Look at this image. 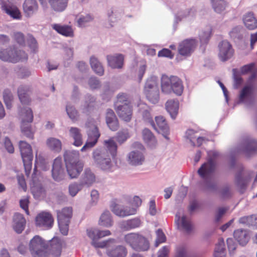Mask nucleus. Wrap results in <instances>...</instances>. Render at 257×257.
<instances>
[{
    "label": "nucleus",
    "instance_id": "1",
    "mask_svg": "<svg viewBox=\"0 0 257 257\" xmlns=\"http://www.w3.org/2000/svg\"><path fill=\"white\" fill-rule=\"evenodd\" d=\"M64 159L68 174L71 178L77 177L82 171L84 162L80 160L78 151H66L64 154Z\"/></svg>",
    "mask_w": 257,
    "mask_h": 257
},
{
    "label": "nucleus",
    "instance_id": "2",
    "mask_svg": "<svg viewBox=\"0 0 257 257\" xmlns=\"http://www.w3.org/2000/svg\"><path fill=\"white\" fill-rule=\"evenodd\" d=\"M161 88L163 92L169 94L172 91L178 95H181L183 91V86L181 80L178 77H168L163 75L161 78Z\"/></svg>",
    "mask_w": 257,
    "mask_h": 257
},
{
    "label": "nucleus",
    "instance_id": "3",
    "mask_svg": "<svg viewBox=\"0 0 257 257\" xmlns=\"http://www.w3.org/2000/svg\"><path fill=\"white\" fill-rule=\"evenodd\" d=\"M87 235L92 239L91 244L95 248H104L108 247L111 243H114V239L110 238L103 241L98 240L103 237L109 236L111 232L108 230H100L97 228H91L87 230Z\"/></svg>",
    "mask_w": 257,
    "mask_h": 257
},
{
    "label": "nucleus",
    "instance_id": "4",
    "mask_svg": "<svg viewBox=\"0 0 257 257\" xmlns=\"http://www.w3.org/2000/svg\"><path fill=\"white\" fill-rule=\"evenodd\" d=\"M124 240L137 251H146L149 248L148 240L145 237L138 233H131L125 235Z\"/></svg>",
    "mask_w": 257,
    "mask_h": 257
},
{
    "label": "nucleus",
    "instance_id": "5",
    "mask_svg": "<svg viewBox=\"0 0 257 257\" xmlns=\"http://www.w3.org/2000/svg\"><path fill=\"white\" fill-rule=\"evenodd\" d=\"M0 59L4 61L17 63L26 61L28 55L23 51H18L14 47H9L5 49H0Z\"/></svg>",
    "mask_w": 257,
    "mask_h": 257
},
{
    "label": "nucleus",
    "instance_id": "6",
    "mask_svg": "<svg viewBox=\"0 0 257 257\" xmlns=\"http://www.w3.org/2000/svg\"><path fill=\"white\" fill-rule=\"evenodd\" d=\"M19 145L25 173L26 176H29L32 170L33 158L32 147L30 144L23 141H20Z\"/></svg>",
    "mask_w": 257,
    "mask_h": 257
},
{
    "label": "nucleus",
    "instance_id": "7",
    "mask_svg": "<svg viewBox=\"0 0 257 257\" xmlns=\"http://www.w3.org/2000/svg\"><path fill=\"white\" fill-rule=\"evenodd\" d=\"M20 115L22 119V133L26 137L33 139L34 138V132L31 129V125L29 124L33 120L32 110L29 107L24 108L21 109Z\"/></svg>",
    "mask_w": 257,
    "mask_h": 257
},
{
    "label": "nucleus",
    "instance_id": "8",
    "mask_svg": "<svg viewBox=\"0 0 257 257\" xmlns=\"http://www.w3.org/2000/svg\"><path fill=\"white\" fill-rule=\"evenodd\" d=\"M144 93L147 99L151 103L155 104L159 101V89L155 80L152 79L147 80L144 87Z\"/></svg>",
    "mask_w": 257,
    "mask_h": 257
},
{
    "label": "nucleus",
    "instance_id": "9",
    "mask_svg": "<svg viewBox=\"0 0 257 257\" xmlns=\"http://www.w3.org/2000/svg\"><path fill=\"white\" fill-rule=\"evenodd\" d=\"M197 46V41L195 39H186L181 41L178 47V52L180 55L187 57L191 55Z\"/></svg>",
    "mask_w": 257,
    "mask_h": 257
},
{
    "label": "nucleus",
    "instance_id": "10",
    "mask_svg": "<svg viewBox=\"0 0 257 257\" xmlns=\"http://www.w3.org/2000/svg\"><path fill=\"white\" fill-rule=\"evenodd\" d=\"M93 159L96 163L104 170H110L111 167V160L102 149H96L93 153Z\"/></svg>",
    "mask_w": 257,
    "mask_h": 257
},
{
    "label": "nucleus",
    "instance_id": "11",
    "mask_svg": "<svg viewBox=\"0 0 257 257\" xmlns=\"http://www.w3.org/2000/svg\"><path fill=\"white\" fill-rule=\"evenodd\" d=\"M218 57L222 62H225L233 57L234 50L232 45L227 40L220 42L218 46Z\"/></svg>",
    "mask_w": 257,
    "mask_h": 257
},
{
    "label": "nucleus",
    "instance_id": "12",
    "mask_svg": "<svg viewBox=\"0 0 257 257\" xmlns=\"http://www.w3.org/2000/svg\"><path fill=\"white\" fill-rule=\"evenodd\" d=\"M46 244L44 240L39 236H35L30 241L29 249L33 257L41 256L44 251Z\"/></svg>",
    "mask_w": 257,
    "mask_h": 257
},
{
    "label": "nucleus",
    "instance_id": "13",
    "mask_svg": "<svg viewBox=\"0 0 257 257\" xmlns=\"http://www.w3.org/2000/svg\"><path fill=\"white\" fill-rule=\"evenodd\" d=\"M35 223L37 226L48 229L52 227L54 219L50 213L42 211L36 216Z\"/></svg>",
    "mask_w": 257,
    "mask_h": 257
},
{
    "label": "nucleus",
    "instance_id": "14",
    "mask_svg": "<svg viewBox=\"0 0 257 257\" xmlns=\"http://www.w3.org/2000/svg\"><path fill=\"white\" fill-rule=\"evenodd\" d=\"M155 121L156 125L152 118L149 120V122L154 130L167 138L166 135L169 133V128L165 118L162 116H158L155 117Z\"/></svg>",
    "mask_w": 257,
    "mask_h": 257
},
{
    "label": "nucleus",
    "instance_id": "15",
    "mask_svg": "<svg viewBox=\"0 0 257 257\" xmlns=\"http://www.w3.org/2000/svg\"><path fill=\"white\" fill-rule=\"evenodd\" d=\"M88 140L85 144L81 149V151H85L87 149L93 147L97 143L100 136L97 126L94 125L93 127L89 130L87 133Z\"/></svg>",
    "mask_w": 257,
    "mask_h": 257
},
{
    "label": "nucleus",
    "instance_id": "16",
    "mask_svg": "<svg viewBox=\"0 0 257 257\" xmlns=\"http://www.w3.org/2000/svg\"><path fill=\"white\" fill-rule=\"evenodd\" d=\"M216 163L213 159H210L204 163L198 170V173L203 179L209 178L215 171Z\"/></svg>",
    "mask_w": 257,
    "mask_h": 257
},
{
    "label": "nucleus",
    "instance_id": "17",
    "mask_svg": "<svg viewBox=\"0 0 257 257\" xmlns=\"http://www.w3.org/2000/svg\"><path fill=\"white\" fill-rule=\"evenodd\" d=\"M52 176L56 181H60L64 178L65 172L62 167L61 158L57 157L54 160L52 170Z\"/></svg>",
    "mask_w": 257,
    "mask_h": 257
},
{
    "label": "nucleus",
    "instance_id": "18",
    "mask_svg": "<svg viewBox=\"0 0 257 257\" xmlns=\"http://www.w3.org/2000/svg\"><path fill=\"white\" fill-rule=\"evenodd\" d=\"M115 110L118 116L124 121L128 122L131 120L133 114L131 105H128L127 103L125 105L119 104L117 105Z\"/></svg>",
    "mask_w": 257,
    "mask_h": 257
},
{
    "label": "nucleus",
    "instance_id": "19",
    "mask_svg": "<svg viewBox=\"0 0 257 257\" xmlns=\"http://www.w3.org/2000/svg\"><path fill=\"white\" fill-rule=\"evenodd\" d=\"M2 10L14 20H20L22 14L18 8L11 4H4L2 6Z\"/></svg>",
    "mask_w": 257,
    "mask_h": 257
},
{
    "label": "nucleus",
    "instance_id": "20",
    "mask_svg": "<svg viewBox=\"0 0 257 257\" xmlns=\"http://www.w3.org/2000/svg\"><path fill=\"white\" fill-rule=\"evenodd\" d=\"M38 4L36 0H25L23 4V10L25 16L30 17L38 10Z\"/></svg>",
    "mask_w": 257,
    "mask_h": 257
},
{
    "label": "nucleus",
    "instance_id": "21",
    "mask_svg": "<svg viewBox=\"0 0 257 257\" xmlns=\"http://www.w3.org/2000/svg\"><path fill=\"white\" fill-rule=\"evenodd\" d=\"M31 88L28 86L21 85L18 89V95L21 102L23 104L29 105L31 102L30 94Z\"/></svg>",
    "mask_w": 257,
    "mask_h": 257
},
{
    "label": "nucleus",
    "instance_id": "22",
    "mask_svg": "<svg viewBox=\"0 0 257 257\" xmlns=\"http://www.w3.org/2000/svg\"><path fill=\"white\" fill-rule=\"evenodd\" d=\"M112 211L116 215L125 217L134 215L137 212V209L135 207H126L124 209H119L118 205L115 202H113L111 205Z\"/></svg>",
    "mask_w": 257,
    "mask_h": 257
},
{
    "label": "nucleus",
    "instance_id": "23",
    "mask_svg": "<svg viewBox=\"0 0 257 257\" xmlns=\"http://www.w3.org/2000/svg\"><path fill=\"white\" fill-rule=\"evenodd\" d=\"M106 122L109 128L112 131H116L119 128L118 120L114 111L111 109H108L107 110Z\"/></svg>",
    "mask_w": 257,
    "mask_h": 257
},
{
    "label": "nucleus",
    "instance_id": "24",
    "mask_svg": "<svg viewBox=\"0 0 257 257\" xmlns=\"http://www.w3.org/2000/svg\"><path fill=\"white\" fill-rule=\"evenodd\" d=\"M233 237L238 243L242 246L246 245L249 239L247 230L243 229L235 230L233 232Z\"/></svg>",
    "mask_w": 257,
    "mask_h": 257
},
{
    "label": "nucleus",
    "instance_id": "25",
    "mask_svg": "<svg viewBox=\"0 0 257 257\" xmlns=\"http://www.w3.org/2000/svg\"><path fill=\"white\" fill-rule=\"evenodd\" d=\"M13 228L18 233H21L26 225V219L23 215L19 213H16L13 218Z\"/></svg>",
    "mask_w": 257,
    "mask_h": 257
},
{
    "label": "nucleus",
    "instance_id": "26",
    "mask_svg": "<svg viewBox=\"0 0 257 257\" xmlns=\"http://www.w3.org/2000/svg\"><path fill=\"white\" fill-rule=\"evenodd\" d=\"M51 27L58 33L65 37H73L74 36L73 30L70 26L54 24L52 25Z\"/></svg>",
    "mask_w": 257,
    "mask_h": 257
},
{
    "label": "nucleus",
    "instance_id": "27",
    "mask_svg": "<svg viewBox=\"0 0 257 257\" xmlns=\"http://www.w3.org/2000/svg\"><path fill=\"white\" fill-rule=\"evenodd\" d=\"M107 60L108 65L112 68H121L123 64L124 57L121 54L108 55Z\"/></svg>",
    "mask_w": 257,
    "mask_h": 257
},
{
    "label": "nucleus",
    "instance_id": "28",
    "mask_svg": "<svg viewBox=\"0 0 257 257\" xmlns=\"http://www.w3.org/2000/svg\"><path fill=\"white\" fill-rule=\"evenodd\" d=\"M242 151L246 157L255 154L257 152V142L251 139L245 140Z\"/></svg>",
    "mask_w": 257,
    "mask_h": 257
},
{
    "label": "nucleus",
    "instance_id": "29",
    "mask_svg": "<svg viewBox=\"0 0 257 257\" xmlns=\"http://www.w3.org/2000/svg\"><path fill=\"white\" fill-rule=\"evenodd\" d=\"M165 106L171 117L175 119L178 113L179 107L178 100L174 99L168 100L166 103Z\"/></svg>",
    "mask_w": 257,
    "mask_h": 257
},
{
    "label": "nucleus",
    "instance_id": "30",
    "mask_svg": "<svg viewBox=\"0 0 257 257\" xmlns=\"http://www.w3.org/2000/svg\"><path fill=\"white\" fill-rule=\"evenodd\" d=\"M69 135L74 142L73 145L76 147H80L83 144L82 135L81 130L76 127H71L69 129Z\"/></svg>",
    "mask_w": 257,
    "mask_h": 257
},
{
    "label": "nucleus",
    "instance_id": "31",
    "mask_svg": "<svg viewBox=\"0 0 257 257\" xmlns=\"http://www.w3.org/2000/svg\"><path fill=\"white\" fill-rule=\"evenodd\" d=\"M104 145L106 149H101L105 151V154H107L109 152L113 158H115L117 155V147L113 138H111L108 140L104 141Z\"/></svg>",
    "mask_w": 257,
    "mask_h": 257
},
{
    "label": "nucleus",
    "instance_id": "32",
    "mask_svg": "<svg viewBox=\"0 0 257 257\" xmlns=\"http://www.w3.org/2000/svg\"><path fill=\"white\" fill-rule=\"evenodd\" d=\"M243 23L248 30H254L257 28V19L252 13L246 14L243 18Z\"/></svg>",
    "mask_w": 257,
    "mask_h": 257
},
{
    "label": "nucleus",
    "instance_id": "33",
    "mask_svg": "<svg viewBox=\"0 0 257 257\" xmlns=\"http://www.w3.org/2000/svg\"><path fill=\"white\" fill-rule=\"evenodd\" d=\"M128 158L129 163L134 165H141L145 160L143 153L138 151L131 152Z\"/></svg>",
    "mask_w": 257,
    "mask_h": 257
},
{
    "label": "nucleus",
    "instance_id": "34",
    "mask_svg": "<svg viewBox=\"0 0 257 257\" xmlns=\"http://www.w3.org/2000/svg\"><path fill=\"white\" fill-rule=\"evenodd\" d=\"M57 220L62 219V221L70 222L72 216V208L71 207H65L61 210H57Z\"/></svg>",
    "mask_w": 257,
    "mask_h": 257
},
{
    "label": "nucleus",
    "instance_id": "35",
    "mask_svg": "<svg viewBox=\"0 0 257 257\" xmlns=\"http://www.w3.org/2000/svg\"><path fill=\"white\" fill-rule=\"evenodd\" d=\"M62 251V244L57 238H53L51 242V253L53 257H60Z\"/></svg>",
    "mask_w": 257,
    "mask_h": 257
},
{
    "label": "nucleus",
    "instance_id": "36",
    "mask_svg": "<svg viewBox=\"0 0 257 257\" xmlns=\"http://www.w3.org/2000/svg\"><path fill=\"white\" fill-rule=\"evenodd\" d=\"M142 135L143 140L150 147H153L156 145V138L150 130L148 128L144 129Z\"/></svg>",
    "mask_w": 257,
    "mask_h": 257
},
{
    "label": "nucleus",
    "instance_id": "37",
    "mask_svg": "<svg viewBox=\"0 0 257 257\" xmlns=\"http://www.w3.org/2000/svg\"><path fill=\"white\" fill-rule=\"evenodd\" d=\"M90 64L92 70L96 74L101 76L104 74V69L101 63L94 56L91 57Z\"/></svg>",
    "mask_w": 257,
    "mask_h": 257
},
{
    "label": "nucleus",
    "instance_id": "38",
    "mask_svg": "<svg viewBox=\"0 0 257 257\" xmlns=\"http://www.w3.org/2000/svg\"><path fill=\"white\" fill-rule=\"evenodd\" d=\"M46 144L51 150L54 152H59L62 149L61 142L59 139L54 138L48 139Z\"/></svg>",
    "mask_w": 257,
    "mask_h": 257
},
{
    "label": "nucleus",
    "instance_id": "39",
    "mask_svg": "<svg viewBox=\"0 0 257 257\" xmlns=\"http://www.w3.org/2000/svg\"><path fill=\"white\" fill-rule=\"evenodd\" d=\"M107 254L110 257H125L127 254V250L125 247L119 245L113 249L108 250Z\"/></svg>",
    "mask_w": 257,
    "mask_h": 257
},
{
    "label": "nucleus",
    "instance_id": "40",
    "mask_svg": "<svg viewBox=\"0 0 257 257\" xmlns=\"http://www.w3.org/2000/svg\"><path fill=\"white\" fill-rule=\"evenodd\" d=\"M52 9L58 12L64 11L67 6L68 0H48Z\"/></svg>",
    "mask_w": 257,
    "mask_h": 257
},
{
    "label": "nucleus",
    "instance_id": "41",
    "mask_svg": "<svg viewBox=\"0 0 257 257\" xmlns=\"http://www.w3.org/2000/svg\"><path fill=\"white\" fill-rule=\"evenodd\" d=\"M112 222L110 212L105 211L101 214L98 224L101 226L108 227L112 226Z\"/></svg>",
    "mask_w": 257,
    "mask_h": 257
},
{
    "label": "nucleus",
    "instance_id": "42",
    "mask_svg": "<svg viewBox=\"0 0 257 257\" xmlns=\"http://www.w3.org/2000/svg\"><path fill=\"white\" fill-rule=\"evenodd\" d=\"M31 189L34 198L37 199L44 197L45 195V190L41 184H34Z\"/></svg>",
    "mask_w": 257,
    "mask_h": 257
},
{
    "label": "nucleus",
    "instance_id": "43",
    "mask_svg": "<svg viewBox=\"0 0 257 257\" xmlns=\"http://www.w3.org/2000/svg\"><path fill=\"white\" fill-rule=\"evenodd\" d=\"M95 181V176L89 168L85 169L83 176V183L88 186L91 185Z\"/></svg>",
    "mask_w": 257,
    "mask_h": 257
},
{
    "label": "nucleus",
    "instance_id": "44",
    "mask_svg": "<svg viewBox=\"0 0 257 257\" xmlns=\"http://www.w3.org/2000/svg\"><path fill=\"white\" fill-rule=\"evenodd\" d=\"M249 180L247 178L243 177L242 172L238 173L235 176V184L236 186L240 189L244 190L245 189Z\"/></svg>",
    "mask_w": 257,
    "mask_h": 257
},
{
    "label": "nucleus",
    "instance_id": "45",
    "mask_svg": "<svg viewBox=\"0 0 257 257\" xmlns=\"http://www.w3.org/2000/svg\"><path fill=\"white\" fill-rule=\"evenodd\" d=\"M214 11L220 13L224 11L227 6L224 0H211Z\"/></svg>",
    "mask_w": 257,
    "mask_h": 257
},
{
    "label": "nucleus",
    "instance_id": "46",
    "mask_svg": "<svg viewBox=\"0 0 257 257\" xmlns=\"http://www.w3.org/2000/svg\"><path fill=\"white\" fill-rule=\"evenodd\" d=\"M3 98L4 102L8 109H10L12 106L13 96L10 90L6 89L3 93Z\"/></svg>",
    "mask_w": 257,
    "mask_h": 257
},
{
    "label": "nucleus",
    "instance_id": "47",
    "mask_svg": "<svg viewBox=\"0 0 257 257\" xmlns=\"http://www.w3.org/2000/svg\"><path fill=\"white\" fill-rule=\"evenodd\" d=\"M181 224L183 229L187 232H190L193 229L191 221L187 219L185 216H183L181 219Z\"/></svg>",
    "mask_w": 257,
    "mask_h": 257
},
{
    "label": "nucleus",
    "instance_id": "48",
    "mask_svg": "<svg viewBox=\"0 0 257 257\" xmlns=\"http://www.w3.org/2000/svg\"><path fill=\"white\" fill-rule=\"evenodd\" d=\"M13 40L21 45L25 44V37L23 33L19 32H14L12 35Z\"/></svg>",
    "mask_w": 257,
    "mask_h": 257
},
{
    "label": "nucleus",
    "instance_id": "49",
    "mask_svg": "<svg viewBox=\"0 0 257 257\" xmlns=\"http://www.w3.org/2000/svg\"><path fill=\"white\" fill-rule=\"evenodd\" d=\"M60 220V221H58L60 231L62 234L66 235L68 234L70 222L62 221H61L62 219Z\"/></svg>",
    "mask_w": 257,
    "mask_h": 257
},
{
    "label": "nucleus",
    "instance_id": "50",
    "mask_svg": "<svg viewBox=\"0 0 257 257\" xmlns=\"http://www.w3.org/2000/svg\"><path fill=\"white\" fill-rule=\"evenodd\" d=\"M66 111L69 117L73 120H75L78 117V112L73 106L67 105Z\"/></svg>",
    "mask_w": 257,
    "mask_h": 257
},
{
    "label": "nucleus",
    "instance_id": "51",
    "mask_svg": "<svg viewBox=\"0 0 257 257\" xmlns=\"http://www.w3.org/2000/svg\"><path fill=\"white\" fill-rule=\"evenodd\" d=\"M93 18L90 15L81 16L77 20L78 25L79 27H84L88 22L92 21Z\"/></svg>",
    "mask_w": 257,
    "mask_h": 257
},
{
    "label": "nucleus",
    "instance_id": "52",
    "mask_svg": "<svg viewBox=\"0 0 257 257\" xmlns=\"http://www.w3.org/2000/svg\"><path fill=\"white\" fill-rule=\"evenodd\" d=\"M117 103H121L122 105H125L127 103L128 105H131V101L126 94L121 93H119L117 96Z\"/></svg>",
    "mask_w": 257,
    "mask_h": 257
},
{
    "label": "nucleus",
    "instance_id": "53",
    "mask_svg": "<svg viewBox=\"0 0 257 257\" xmlns=\"http://www.w3.org/2000/svg\"><path fill=\"white\" fill-rule=\"evenodd\" d=\"M157 239L156 242V246H158L160 243L165 242L166 240V237L163 231L159 229L156 232Z\"/></svg>",
    "mask_w": 257,
    "mask_h": 257
},
{
    "label": "nucleus",
    "instance_id": "54",
    "mask_svg": "<svg viewBox=\"0 0 257 257\" xmlns=\"http://www.w3.org/2000/svg\"><path fill=\"white\" fill-rule=\"evenodd\" d=\"M141 221L139 218H134L126 221V224L129 229L138 227L140 226Z\"/></svg>",
    "mask_w": 257,
    "mask_h": 257
},
{
    "label": "nucleus",
    "instance_id": "55",
    "mask_svg": "<svg viewBox=\"0 0 257 257\" xmlns=\"http://www.w3.org/2000/svg\"><path fill=\"white\" fill-rule=\"evenodd\" d=\"M256 219L255 215H252L248 216H244L239 219V222L242 224H245L247 225H252L253 220Z\"/></svg>",
    "mask_w": 257,
    "mask_h": 257
},
{
    "label": "nucleus",
    "instance_id": "56",
    "mask_svg": "<svg viewBox=\"0 0 257 257\" xmlns=\"http://www.w3.org/2000/svg\"><path fill=\"white\" fill-rule=\"evenodd\" d=\"M252 88L250 86H245L241 91L239 96V100L243 101L244 98L251 93Z\"/></svg>",
    "mask_w": 257,
    "mask_h": 257
},
{
    "label": "nucleus",
    "instance_id": "57",
    "mask_svg": "<svg viewBox=\"0 0 257 257\" xmlns=\"http://www.w3.org/2000/svg\"><path fill=\"white\" fill-rule=\"evenodd\" d=\"M130 136L127 132H119L117 133L116 136V141L120 144L124 142Z\"/></svg>",
    "mask_w": 257,
    "mask_h": 257
},
{
    "label": "nucleus",
    "instance_id": "58",
    "mask_svg": "<svg viewBox=\"0 0 257 257\" xmlns=\"http://www.w3.org/2000/svg\"><path fill=\"white\" fill-rule=\"evenodd\" d=\"M158 56L159 57H165L172 59L174 57V54L169 49L164 48L159 51Z\"/></svg>",
    "mask_w": 257,
    "mask_h": 257
},
{
    "label": "nucleus",
    "instance_id": "59",
    "mask_svg": "<svg viewBox=\"0 0 257 257\" xmlns=\"http://www.w3.org/2000/svg\"><path fill=\"white\" fill-rule=\"evenodd\" d=\"M80 189L81 185L77 184H71L69 187V193L72 196H75Z\"/></svg>",
    "mask_w": 257,
    "mask_h": 257
},
{
    "label": "nucleus",
    "instance_id": "60",
    "mask_svg": "<svg viewBox=\"0 0 257 257\" xmlns=\"http://www.w3.org/2000/svg\"><path fill=\"white\" fill-rule=\"evenodd\" d=\"M196 133V132L193 130H188L186 133L187 138L190 140L193 147L195 146V144L193 142V140L196 138V136H195Z\"/></svg>",
    "mask_w": 257,
    "mask_h": 257
},
{
    "label": "nucleus",
    "instance_id": "61",
    "mask_svg": "<svg viewBox=\"0 0 257 257\" xmlns=\"http://www.w3.org/2000/svg\"><path fill=\"white\" fill-rule=\"evenodd\" d=\"M220 197L225 199L228 198L231 196V192L228 187H224L220 192Z\"/></svg>",
    "mask_w": 257,
    "mask_h": 257
},
{
    "label": "nucleus",
    "instance_id": "62",
    "mask_svg": "<svg viewBox=\"0 0 257 257\" xmlns=\"http://www.w3.org/2000/svg\"><path fill=\"white\" fill-rule=\"evenodd\" d=\"M29 47L33 52H35L38 48V44L36 39L33 37H30L28 40Z\"/></svg>",
    "mask_w": 257,
    "mask_h": 257
},
{
    "label": "nucleus",
    "instance_id": "63",
    "mask_svg": "<svg viewBox=\"0 0 257 257\" xmlns=\"http://www.w3.org/2000/svg\"><path fill=\"white\" fill-rule=\"evenodd\" d=\"M88 84L92 89H96L100 87V82L95 77H91L89 80Z\"/></svg>",
    "mask_w": 257,
    "mask_h": 257
},
{
    "label": "nucleus",
    "instance_id": "64",
    "mask_svg": "<svg viewBox=\"0 0 257 257\" xmlns=\"http://www.w3.org/2000/svg\"><path fill=\"white\" fill-rule=\"evenodd\" d=\"M169 251V246H164L159 250L158 257H167Z\"/></svg>",
    "mask_w": 257,
    "mask_h": 257
}]
</instances>
